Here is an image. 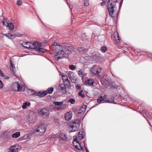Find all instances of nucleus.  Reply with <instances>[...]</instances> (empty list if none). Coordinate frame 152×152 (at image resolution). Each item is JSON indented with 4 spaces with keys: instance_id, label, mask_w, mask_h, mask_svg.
<instances>
[{
    "instance_id": "nucleus-17",
    "label": "nucleus",
    "mask_w": 152,
    "mask_h": 152,
    "mask_svg": "<svg viewBox=\"0 0 152 152\" xmlns=\"http://www.w3.org/2000/svg\"><path fill=\"white\" fill-rule=\"evenodd\" d=\"M94 82L91 79H89L85 82V84L87 86H91L93 85Z\"/></svg>"
},
{
    "instance_id": "nucleus-58",
    "label": "nucleus",
    "mask_w": 152,
    "mask_h": 152,
    "mask_svg": "<svg viewBox=\"0 0 152 152\" xmlns=\"http://www.w3.org/2000/svg\"><path fill=\"white\" fill-rule=\"evenodd\" d=\"M148 116H151V115H152V113H151V115H150V113H148Z\"/></svg>"
},
{
    "instance_id": "nucleus-19",
    "label": "nucleus",
    "mask_w": 152,
    "mask_h": 152,
    "mask_svg": "<svg viewBox=\"0 0 152 152\" xmlns=\"http://www.w3.org/2000/svg\"><path fill=\"white\" fill-rule=\"evenodd\" d=\"M28 93L31 95L36 96L37 93L34 90H32L31 89H28L27 91Z\"/></svg>"
},
{
    "instance_id": "nucleus-16",
    "label": "nucleus",
    "mask_w": 152,
    "mask_h": 152,
    "mask_svg": "<svg viewBox=\"0 0 152 152\" xmlns=\"http://www.w3.org/2000/svg\"><path fill=\"white\" fill-rule=\"evenodd\" d=\"M18 82H15L12 85L11 88L13 91H18Z\"/></svg>"
},
{
    "instance_id": "nucleus-56",
    "label": "nucleus",
    "mask_w": 152,
    "mask_h": 152,
    "mask_svg": "<svg viewBox=\"0 0 152 152\" xmlns=\"http://www.w3.org/2000/svg\"><path fill=\"white\" fill-rule=\"evenodd\" d=\"M16 36L19 37H20L21 35V34H17V33H16Z\"/></svg>"
},
{
    "instance_id": "nucleus-26",
    "label": "nucleus",
    "mask_w": 152,
    "mask_h": 152,
    "mask_svg": "<svg viewBox=\"0 0 152 152\" xmlns=\"http://www.w3.org/2000/svg\"><path fill=\"white\" fill-rule=\"evenodd\" d=\"M8 23V20L7 19L3 18L2 21L3 25L4 26H7Z\"/></svg>"
},
{
    "instance_id": "nucleus-27",
    "label": "nucleus",
    "mask_w": 152,
    "mask_h": 152,
    "mask_svg": "<svg viewBox=\"0 0 152 152\" xmlns=\"http://www.w3.org/2000/svg\"><path fill=\"white\" fill-rule=\"evenodd\" d=\"M54 90L53 88L51 87L50 88H48L47 89L46 92H47V94L48 93L51 94H52Z\"/></svg>"
},
{
    "instance_id": "nucleus-57",
    "label": "nucleus",
    "mask_w": 152,
    "mask_h": 152,
    "mask_svg": "<svg viewBox=\"0 0 152 152\" xmlns=\"http://www.w3.org/2000/svg\"><path fill=\"white\" fill-rule=\"evenodd\" d=\"M83 138V136H82V137L80 138V137L79 136L78 137V138L80 139V140H82Z\"/></svg>"
},
{
    "instance_id": "nucleus-25",
    "label": "nucleus",
    "mask_w": 152,
    "mask_h": 152,
    "mask_svg": "<svg viewBox=\"0 0 152 152\" xmlns=\"http://www.w3.org/2000/svg\"><path fill=\"white\" fill-rule=\"evenodd\" d=\"M29 44H30V42H24L22 43V46L26 48L29 49V47H29Z\"/></svg>"
},
{
    "instance_id": "nucleus-18",
    "label": "nucleus",
    "mask_w": 152,
    "mask_h": 152,
    "mask_svg": "<svg viewBox=\"0 0 152 152\" xmlns=\"http://www.w3.org/2000/svg\"><path fill=\"white\" fill-rule=\"evenodd\" d=\"M33 43L34 45V49L35 50H37V48L39 47H41L42 46L41 43L35 41Z\"/></svg>"
},
{
    "instance_id": "nucleus-5",
    "label": "nucleus",
    "mask_w": 152,
    "mask_h": 152,
    "mask_svg": "<svg viewBox=\"0 0 152 152\" xmlns=\"http://www.w3.org/2000/svg\"><path fill=\"white\" fill-rule=\"evenodd\" d=\"M46 126L45 124L41 125L38 127L36 129L34 130V132L39 135L42 136L45 132L46 130Z\"/></svg>"
},
{
    "instance_id": "nucleus-42",
    "label": "nucleus",
    "mask_w": 152,
    "mask_h": 152,
    "mask_svg": "<svg viewBox=\"0 0 152 152\" xmlns=\"http://www.w3.org/2000/svg\"><path fill=\"white\" fill-rule=\"evenodd\" d=\"M89 5L88 0H85L84 1V5L85 6H87Z\"/></svg>"
},
{
    "instance_id": "nucleus-41",
    "label": "nucleus",
    "mask_w": 152,
    "mask_h": 152,
    "mask_svg": "<svg viewBox=\"0 0 152 152\" xmlns=\"http://www.w3.org/2000/svg\"><path fill=\"white\" fill-rule=\"evenodd\" d=\"M22 4V1L21 0H18L17 1L16 4L19 6H21Z\"/></svg>"
},
{
    "instance_id": "nucleus-60",
    "label": "nucleus",
    "mask_w": 152,
    "mask_h": 152,
    "mask_svg": "<svg viewBox=\"0 0 152 152\" xmlns=\"http://www.w3.org/2000/svg\"><path fill=\"white\" fill-rule=\"evenodd\" d=\"M1 121H3L4 120H1Z\"/></svg>"
},
{
    "instance_id": "nucleus-20",
    "label": "nucleus",
    "mask_w": 152,
    "mask_h": 152,
    "mask_svg": "<svg viewBox=\"0 0 152 152\" xmlns=\"http://www.w3.org/2000/svg\"><path fill=\"white\" fill-rule=\"evenodd\" d=\"M20 136V133L19 132H17L13 134L12 135V137L13 138H17Z\"/></svg>"
},
{
    "instance_id": "nucleus-10",
    "label": "nucleus",
    "mask_w": 152,
    "mask_h": 152,
    "mask_svg": "<svg viewBox=\"0 0 152 152\" xmlns=\"http://www.w3.org/2000/svg\"><path fill=\"white\" fill-rule=\"evenodd\" d=\"M10 70L11 73L14 75L16 77H18V76L16 73L15 71L14 70V69H15V68L14 65L13 63H12V62L11 59H10Z\"/></svg>"
},
{
    "instance_id": "nucleus-3",
    "label": "nucleus",
    "mask_w": 152,
    "mask_h": 152,
    "mask_svg": "<svg viewBox=\"0 0 152 152\" xmlns=\"http://www.w3.org/2000/svg\"><path fill=\"white\" fill-rule=\"evenodd\" d=\"M53 45H56V50L58 51V50H61L63 49H67L69 50H70L69 51H74L75 48L72 46H68L66 45H59L57 44V43L54 42L53 43Z\"/></svg>"
},
{
    "instance_id": "nucleus-11",
    "label": "nucleus",
    "mask_w": 152,
    "mask_h": 152,
    "mask_svg": "<svg viewBox=\"0 0 152 152\" xmlns=\"http://www.w3.org/2000/svg\"><path fill=\"white\" fill-rule=\"evenodd\" d=\"M20 148V145L17 144H15L10 147L9 150L11 152H18Z\"/></svg>"
},
{
    "instance_id": "nucleus-32",
    "label": "nucleus",
    "mask_w": 152,
    "mask_h": 152,
    "mask_svg": "<svg viewBox=\"0 0 152 152\" xmlns=\"http://www.w3.org/2000/svg\"><path fill=\"white\" fill-rule=\"evenodd\" d=\"M107 47L104 46L101 47V50L103 53L105 52L107 50Z\"/></svg>"
},
{
    "instance_id": "nucleus-2",
    "label": "nucleus",
    "mask_w": 152,
    "mask_h": 152,
    "mask_svg": "<svg viewBox=\"0 0 152 152\" xmlns=\"http://www.w3.org/2000/svg\"><path fill=\"white\" fill-rule=\"evenodd\" d=\"M117 0H109L107 2L108 10L109 15L112 17H115L114 14L116 12L115 9Z\"/></svg>"
},
{
    "instance_id": "nucleus-47",
    "label": "nucleus",
    "mask_w": 152,
    "mask_h": 152,
    "mask_svg": "<svg viewBox=\"0 0 152 152\" xmlns=\"http://www.w3.org/2000/svg\"><path fill=\"white\" fill-rule=\"evenodd\" d=\"M103 97L104 98V101L105 102H107V96L106 95H105Z\"/></svg>"
},
{
    "instance_id": "nucleus-36",
    "label": "nucleus",
    "mask_w": 152,
    "mask_h": 152,
    "mask_svg": "<svg viewBox=\"0 0 152 152\" xmlns=\"http://www.w3.org/2000/svg\"><path fill=\"white\" fill-rule=\"evenodd\" d=\"M69 68L70 69L74 70L75 69L76 66H75L73 65H70L69 66Z\"/></svg>"
},
{
    "instance_id": "nucleus-53",
    "label": "nucleus",
    "mask_w": 152,
    "mask_h": 152,
    "mask_svg": "<svg viewBox=\"0 0 152 152\" xmlns=\"http://www.w3.org/2000/svg\"><path fill=\"white\" fill-rule=\"evenodd\" d=\"M75 142H77V143H78V141H77V140H76V139H75V140H74V141H73V144H74V145L75 144Z\"/></svg>"
},
{
    "instance_id": "nucleus-23",
    "label": "nucleus",
    "mask_w": 152,
    "mask_h": 152,
    "mask_svg": "<svg viewBox=\"0 0 152 152\" xmlns=\"http://www.w3.org/2000/svg\"><path fill=\"white\" fill-rule=\"evenodd\" d=\"M104 100V98L103 96L99 97L97 99V101L99 103H103Z\"/></svg>"
},
{
    "instance_id": "nucleus-35",
    "label": "nucleus",
    "mask_w": 152,
    "mask_h": 152,
    "mask_svg": "<svg viewBox=\"0 0 152 152\" xmlns=\"http://www.w3.org/2000/svg\"><path fill=\"white\" fill-rule=\"evenodd\" d=\"M77 49V50L80 52H84V51L86 50V49H84L83 48H79Z\"/></svg>"
},
{
    "instance_id": "nucleus-33",
    "label": "nucleus",
    "mask_w": 152,
    "mask_h": 152,
    "mask_svg": "<svg viewBox=\"0 0 152 152\" xmlns=\"http://www.w3.org/2000/svg\"><path fill=\"white\" fill-rule=\"evenodd\" d=\"M35 117V114H33L32 116H31L29 115L28 117V119L29 120L32 121L33 120L34 118Z\"/></svg>"
},
{
    "instance_id": "nucleus-30",
    "label": "nucleus",
    "mask_w": 152,
    "mask_h": 152,
    "mask_svg": "<svg viewBox=\"0 0 152 152\" xmlns=\"http://www.w3.org/2000/svg\"><path fill=\"white\" fill-rule=\"evenodd\" d=\"M114 36L116 40H119V37L117 32L114 33Z\"/></svg>"
},
{
    "instance_id": "nucleus-39",
    "label": "nucleus",
    "mask_w": 152,
    "mask_h": 152,
    "mask_svg": "<svg viewBox=\"0 0 152 152\" xmlns=\"http://www.w3.org/2000/svg\"><path fill=\"white\" fill-rule=\"evenodd\" d=\"M82 91H81L80 92H79L78 94L80 96H81L83 98L85 97V96L83 94H82Z\"/></svg>"
},
{
    "instance_id": "nucleus-48",
    "label": "nucleus",
    "mask_w": 152,
    "mask_h": 152,
    "mask_svg": "<svg viewBox=\"0 0 152 152\" xmlns=\"http://www.w3.org/2000/svg\"><path fill=\"white\" fill-rule=\"evenodd\" d=\"M3 83L0 80V88H2L3 87Z\"/></svg>"
},
{
    "instance_id": "nucleus-54",
    "label": "nucleus",
    "mask_w": 152,
    "mask_h": 152,
    "mask_svg": "<svg viewBox=\"0 0 152 152\" xmlns=\"http://www.w3.org/2000/svg\"><path fill=\"white\" fill-rule=\"evenodd\" d=\"M10 34H5V35L8 38V37H10Z\"/></svg>"
},
{
    "instance_id": "nucleus-37",
    "label": "nucleus",
    "mask_w": 152,
    "mask_h": 152,
    "mask_svg": "<svg viewBox=\"0 0 152 152\" xmlns=\"http://www.w3.org/2000/svg\"><path fill=\"white\" fill-rule=\"evenodd\" d=\"M34 43H31L30 42V44L29 45V49H34Z\"/></svg>"
},
{
    "instance_id": "nucleus-49",
    "label": "nucleus",
    "mask_w": 152,
    "mask_h": 152,
    "mask_svg": "<svg viewBox=\"0 0 152 152\" xmlns=\"http://www.w3.org/2000/svg\"><path fill=\"white\" fill-rule=\"evenodd\" d=\"M71 82L73 83H75L76 82V80H75L73 78L71 79Z\"/></svg>"
},
{
    "instance_id": "nucleus-12",
    "label": "nucleus",
    "mask_w": 152,
    "mask_h": 152,
    "mask_svg": "<svg viewBox=\"0 0 152 152\" xmlns=\"http://www.w3.org/2000/svg\"><path fill=\"white\" fill-rule=\"evenodd\" d=\"M25 90V87L20 82H18V91L19 92H23Z\"/></svg>"
},
{
    "instance_id": "nucleus-43",
    "label": "nucleus",
    "mask_w": 152,
    "mask_h": 152,
    "mask_svg": "<svg viewBox=\"0 0 152 152\" xmlns=\"http://www.w3.org/2000/svg\"><path fill=\"white\" fill-rule=\"evenodd\" d=\"M75 148L79 150H81L82 148V147L80 145V146H78L77 145H75Z\"/></svg>"
},
{
    "instance_id": "nucleus-15",
    "label": "nucleus",
    "mask_w": 152,
    "mask_h": 152,
    "mask_svg": "<svg viewBox=\"0 0 152 152\" xmlns=\"http://www.w3.org/2000/svg\"><path fill=\"white\" fill-rule=\"evenodd\" d=\"M66 86L64 84H61L60 85L59 90L61 91L63 93H66Z\"/></svg>"
},
{
    "instance_id": "nucleus-28",
    "label": "nucleus",
    "mask_w": 152,
    "mask_h": 152,
    "mask_svg": "<svg viewBox=\"0 0 152 152\" xmlns=\"http://www.w3.org/2000/svg\"><path fill=\"white\" fill-rule=\"evenodd\" d=\"M61 77L64 82L69 80L67 76L66 75H62Z\"/></svg>"
},
{
    "instance_id": "nucleus-46",
    "label": "nucleus",
    "mask_w": 152,
    "mask_h": 152,
    "mask_svg": "<svg viewBox=\"0 0 152 152\" xmlns=\"http://www.w3.org/2000/svg\"><path fill=\"white\" fill-rule=\"evenodd\" d=\"M106 0H102V2L101 3V5L102 6H104L106 4Z\"/></svg>"
},
{
    "instance_id": "nucleus-7",
    "label": "nucleus",
    "mask_w": 152,
    "mask_h": 152,
    "mask_svg": "<svg viewBox=\"0 0 152 152\" xmlns=\"http://www.w3.org/2000/svg\"><path fill=\"white\" fill-rule=\"evenodd\" d=\"M53 104L55 106H58L59 107H56V109L58 110H61L65 109L66 107V105L65 104H63L62 102H53Z\"/></svg>"
},
{
    "instance_id": "nucleus-24",
    "label": "nucleus",
    "mask_w": 152,
    "mask_h": 152,
    "mask_svg": "<svg viewBox=\"0 0 152 152\" xmlns=\"http://www.w3.org/2000/svg\"><path fill=\"white\" fill-rule=\"evenodd\" d=\"M30 104L31 103L30 102H26L23 104L22 107L23 109H26V106H30Z\"/></svg>"
},
{
    "instance_id": "nucleus-6",
    "label": "nucleus",
    "mask_w": 152,
    "mask_h": 152,
    "mask_svg": "<svg viewBox=\"0 0 152 152\" xmlns=\"http://www.w3.org/2000/svg\"><path fill=\"white\" fill-rule=\"evenodd\" d=\"M101 69V68L99 67L98 66H95L91 69V72L92 73L95 75H98L99 78L101 77V75L99 74L100 71Z\"/></svg>"
},
{
    "instance_id": "nucleus-13",
    "label": "nucleus",
    "mask_w": 152,
    "mask_h": 152,
    "mask_svg": "<svg viewBox=\"0 0 152 152\" xmlns=\"http://www.w3.org/2000/svg\"><path fill=\"white\" fill-rule=\"evenodd\" d=\"M72 116V114L71 112H67L65 116V118L67 121L69 120L71 118Z\"/></svg>"
},
{
    "instance_id": "nucleus-14",
    "label": "nucleus",
    "mask_w": 152,
    "mask_h": 152,
    "mask_svg": "<svg viewBox=\"0 0 152 152\" xmlns=\"http://www.w3.org/2000/svg\"><path fill=\"white\" fill-rule=\"evenodd\" d=\"M47 94V92L46 91H44L42 92L39 91L38 93H37L36 96H37L39 97H41L46 96Z\"/></svg>"
},
{
    "instance_id": "nucleus-52",
    "label": "nucleus",
    "mask_w": 152,
    "mask_h": 152,
    "mask_svg": "<svg viewBox=\"0 0 152 152\" xmlns=\"http://www.w3.org/2000/svg\"><path fill=\"white\" fill-rule=\"evenodd\" d=\"M68 76L69 78L70 79L73 77H72L71 74L70 73L68 74Z\"/></svg>"
},
{
    "instance_id": "nucleus-22",
    "label": "nucleus",
    "mask_w": 152,
    "mask_h": 152,
    "mask_svg": "<svg viewBox=\"0 0 152 152\" xmlns=\"http://www.w3.org/2000/svg\"><path fill=\"white\" fill-rule=\"evenodd\" d=\"M6 26H7L9 28L10 31H12L14 28V26L12 23H9Z\"/></svg>"
},
{
    "instance_id": "nucleus-1",
    "label": "nucleus",
    "mask_w": 152,
    "mask_h": 152,
    "mask_svg": "<svg viewBox=\"0 0 152 152\" xmlns=\"http://www.w3.org/2000/svg\"><path fill=\"white\" fill-rule=\"evenodd\" d=\"M54 52L56 53L55 55V58L57 60L67 56L71 53V52L67 49H63L61 50H58V51L56 50V45H55Z\"/></svg>"
},
{
    "instance_id": "nucleus-40",
    "label": "nucleus",
    "mask_w": 152,
    "mask_h": 152,
    "mask_svg": "<svg viewBox=\"0 0 152 152\" xmlns=\"http://www.w3.org/2000/svg\"><path fill=\"white\" fill-rule=\"evenodd\" d=\"M78 74L81 77H82L83 76V72L82 70H79L78 72Z\"/></svg>"
},
{
    "instance_id": "nucleus-55",
    "label": "nucleus",
    "mask_w": 152,
    "mask_h": 152,
    "mask_svg": "<svg viewBox=\"0 0 152 152\" xmlns=\"http://www.w3.org/2000/svg\"><path fill=\"white\" fill-rule=\"evenodd\" d=\"M9 77L7 76H5L4 77V78L5 79H8L9 78Z\"/></svg>"
},
{
    "instance_id": "nucleus-38",
    "label": "nucleus",
    "mask_w": 152,
    "mask_h": 152,
    "mask_svg": "<svg viewBox=\"0 0 152 152\" xmlns=\"http://www.w3.org/2000/svg\"><path fill=\"white\" fill-rule=\"evenodd\" d=\"M16 37V34H15L14 35H12L10 34V37H8V38L10 39H14Z\"/></svg>"
},
{
    "instance_id": "nucleus-44",
    "label": "nucleus",
    "mask_w": 152,
    "mask_h": 152,
    "mask_svg": "<svg viewBox=\"0 0 152 152\" xmlns=\"http://www.w3.org/2000/svg\"><path fill=\"white\" fill-rule=\"evenodd\" d=\"M69 102L72 104H74L75 103V100L73 99H70L69 101Z\"/></svg>"
},
{
    "instance_id": "nucleus-34",
    "label": "nucleus",
    "mask_w": 152,
    "mask_h": 152,
    "mask_svg": "<svg viewBox=\"0 0 152 152\" xmlns=\"http://www.w3.org/2000/svg\"><path fill=\"white\" fill-rule=\"evenodd\" d=\"M40 47H39L36 50L41 52H45V49L42 48H40Z\"/></svg>"
},
{
    "instance_id": "nucleus-4",
    "label": "nucleus",
    "mask_w": 152,
    "mask_h": 152,
    "mask_svg": "<svg viewBox=\"0 0 152 152\" xmlns=\"http://www.w3.org/2000/svg\"><path fill=\"white\" fill-rule=\"evenodd\" d=\"M80 122L79 120H76L71 123L69 126V129H71V132H74L77 131L79 128Z\"/></svg>"
},
{
    "instance_id": "nucleus-9",
    "label": "nucleus",
    "mask_w": 152,
    "mask_h": 152,
    "mask_svg": "<svg viewBox=\"0 0 152 152\" xmlns=\"http://www.w3.org/2000/svg\"><path fill=\"white\" fill-rule=\"evenodd\" d=\"M2 135V136H4L3 137V140L4 142H7L12 139L11 135L9 133L4 132Z\"/></svg>"
},
{
    "instance_id": "nucleus-50",
    "label": "nucleus",
    "mask_w": 152,
    "mask_h": 152,
    "mask_svg": "<svg viewBox=\"0 0 152 152\" xmlns=\"http://www.w3.org/2000/svg\"><path fill=\"white\" fill-rule=\"evenodd\" d=\"M76 87L77 89H80L81 88V86L80 85H77L76 86Z\"/></svg>"
},
{
    "instance_id": "nucleus-8",
    "label": "nucleus",
    "mask_w": 152,
    "mask_h": 152,
    "mask_svg": "<svg viewBox=\"0 0 152 152\" xmlns=\"http://www.w3.org/2000/svg\"><path fill=\"white\" fill-rule=\"evenodd\" d=\"M40 115L44 118H47L49 117V111L45 108L42 109L39 112Z\"/></svg>"
},
{
    "instance_id": "nucleus-45",
    "label": "nucleus",
    "mask_w": 152,
    "mask_h": 152,
    "mask_svg": "<svg viewBox=\"0 0 152 152\" xmlns=\"http://www.w3.org/2000/svg\"><path fill=\"white\" fill-rule=\"evenodd\" d=\"M87 108V106L86 105H83L81 107V109H83L82 110V111H85L86 108Z\"/></svg>"
},
{
    "instance_id": "nucleus-51",
    "label": "nucleus",
    "mask_w": 152,
    "mask_h": 152,
    "mask_svg": "<svg viewBox=\"0 0 152 152\" xmlns=\"http://www.w3.org/2000/svg\"><path fill=\"white\" fill-rule=\"evenodd\" d=\"M0 75L1 76H4V74L1 70H0Z\"/></svg>"
},
{
    "instance_id": "nucleus-59",
    "label": "nucleus",
    "mask_w": 152,
    "mask_h": 152,
    "mask_svg": "<svg viewBox=\"0 0 152 152\" xmlns=\"http://www.w3.org/2000/svg\"><path fill=\"white\" fill-rule=\"evenodd\" d=\"M122 2H121L120 3V7H121V5L122 4Z\"/></svg>"
},
{
    "instance_id": "nucleus-21",
    "label": "nucleus",
    "mask_w": 152,
    "mask_h": 152,
    "mask_svg": "<svg viewBox=\"0 0 152 152\" xmlns=\"http://www.w3.org/2000/svg\"><path fill=\"white\" fill-rule=\"evenodd\" d=\"M60 138L63 140H65L66 138V136L65 134L64 133H61L59 135Z\"/></svg>"
},
{
    "instance_id": "nucleus-29",
    "label": "nucleus",
    "mask_w": 152,
    "mask_h": 152,
    "mask_svg": "<svg viewBox=\"0 0 152 152\" xmlns=\"http://www.w3.org/2000/svg\"><path fill=\"white\" fill-rule=\"evenodd\" d=\"M64 82V84H64L65 86L67 87H70V82L69 81V80L67 81H66Z\"/></svg>"
},
{
    "instance_id": "nucleus-31",
    "label": "nucleus",
    "mask_w": 152,
    "mask_h": 152,
    "mask_svg": "<svg viewBox=\"0 0 152 152\" xmlns=\"http://www.w3.org/2000/svg\"><path fill=\"white\" fill-rule=\"evenodd\" d=\"M107 102L116 104V103L114 102V98L113 97H112L110 99H109L107 100Z\"/></svg>"
}]
</instances>
